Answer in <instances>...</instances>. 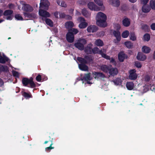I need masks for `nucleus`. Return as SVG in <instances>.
Listing matches in <instances>:
<instances>
[{
	"label": "nucleus",
	"mask_w": 155,
	"mask_h": 155,
	"mask_svg": "<svg viewBox=\"0 0 155 155\" xmlns=\"http://www.w3.org/2000/svg\"><path fill=\"white\" fill-rule=\"evenodd\" d=\"M93 60L94 57L91 55H85L84 58L78 57L77 60L80 63L78 64L79 69L82 71H87L88 67L86 64H90Z\"/></svg>",
	"instance_id": "nucleus-1"
},
{
	"label": "nucleus",
	"mask_w": 155,
	"mask_h": 155,
	"mask_svg": "<svg viewBox=\"0 0 155 155\" xmlns=\"http://www.w3.org/2000/svg\"><path fill=\"white\" fill-rule=\"evenodd\" d=\"M22 84L24 86H28L31 88L36 87V85L33 81L32 77H30L29 79L26 78H23L22 80Z\"/></svg>",
	"instance_id": "nucleus-2"
},
{
	"label": "nucleus",
	"mask_w": 155,
	"mask_h": 155,
	"mask_svg": "<svg viewBox=\"0 0 155 155\" xmlns=\"http://www.w3.org/2000/svg\"><path fill=\"white\" fill-rule=\"evenodd\" d=\"M86 43V41L85 39L78 40L77 42L74 44V46L78 49L82 51L84 49V45Z\"/></svg>",
	"instance_id": "nucleus-3"
},
{
	"label": "nucleus",
	"mask_w": 155,
	"mask_h": 155,
	"mask_svg": "<svg viewBox=\"0 0 155 155\" xmlns=\"http://www.w3.org/2000/svg\"><path fill=\"white\" fill-rule=\"evenodd\" d=\"M78 21L80 22L78 27L80 29H84L86 28L88 25V23L86 22L85 19L82 17H79L77 19Z\"/></svg>",
	"instance_id": "nucleus-4"
},
{
	"label": "nucleus",
	"mask_w": 155,
	"mask_h": 155,
	"mask_svg": "<svg viewBox=\"0 0 155 155\" xmlns=\"http://www.w3.org/2000/svg\"><path fill=\"white\" fill-rule=\"evenodd\" d=\"M136 70L135 69H132L130 71L129 78L131 80H135L137 77V75L136 73Z\"/></svg>",
	"instance_id": "nucleus-5"
},
{
	"label": "nucleus",
	"mask_w": 155,
	"mask_h": 155,
	"mask_svg": "<svg viewBox=\"0 0 155 155\" xmlns=\"http://www.w3.org/2000/svg\"><path fill=\"white\" fill-rule=\"evenodd\" d=\"M118 59L120 62H123L125 59H127L128 58L127 54H125L124 51H120L118 55Z\"/></svg>",
	"instance_id": "nucleus-6"
},
{
	"label": "nucleus",
	"mask_w": 155,
	"mask_h": 155,
	"mask_svg": "<svg viewBox=\"0 0 155 155\" xmlns=\"http://www.w3.org/2000/svg\"><path fill=\"white\" fill-rule=\"evenodd\" d=\"M107 19H98L96 20V24L99 27L104 28L107 26Z\"/></svg>",
	"instance_id": "nucleus-7"
},
{
	"label": "nucleus",
	"mask_w": 155,
	"mask_h": 155,
	"mask_svg": "<svg viewBox=\"0 0 155 155\" xmlns=\"http://www.w3.org/2000/svg\"><path fill=\"white\" fill-rule=\"evenodd\" d=\"M24 15L25 18H27V20H32L37 18V15L34 13H29L25 12L23 13Z\"/></svg>",
	"instance_id": "nucleus-8"
},
{
	"label": "nucleus",
	"mask_w": 155,
	"mask_h": 155,
	"mask_svg": "<svg viewBox=\"0 0 155 155\" xmlns=\"http://www.w3.org/2000/svg\"><path fill=\"white\" fill-rule=\"evenodd\" d=\"M88 8L91 10L98 11L100 10L99 7L96 6L93 2H90L87 4Z\"/></svg>",
	"instance_id": "nucleus-9"
},
{
	"label": "nucleus",
	"mask_w": 155,
	"mask_h": 155,
	"mask_svg": "<svg viewBox=\"0 0 155 155\" xmlns=\"http://www.w3.org/2000/svg\"><path fill=\"white\" fill-rule=\"evenodd\" d=\"M99 49L97 47H95L92 49L91 47L87 46L85 51L86 52H88L89 54H91L92 51L94 54H95L98 53Z\"/></svg>",
	"instance_id": "nucleus-10"
},
{
	"label": "nucleus",
	"mask_w": 155,
	"mask_h": 155,
	"mask_svg": "<svg viewBox=\"0 0 155 155\" xmlns=\"http://www.w3.org/2000/svg\"><path fill=\"white\" fill-rule=\"evenodd\" d=\"M118 71L116 68L112 67L110 66L108 73L109 74L112 76H114L117 75L118 73Z\"/></svg>",
	"instance_id": "nucleus-11"
},
{
	"label": "nucleus",
	"mask_w": 155,
	"mask_h": 155,
	"mask_svg": "<svg viewBox=\"0 0 155 155\" xmlns=\"http://www.w3.org/2000/svg\"><path fill=\"white\" fill-rule=\"evenodd\" d=\"M39 13L40 16L44 18L49 17L50 16L48 12L41 9H39Z\"/></svg>",
	"instance_id": "nucleus-12"
},
{
	"label": "nucleus",
	"mask_w": 155,
	"mask_h": 155,
	"mask_svg": "<svg viewBox=\"0 0 155 155\" xmlns=\"http://www.w3.org/2000/svg\"><path fill=\"white\" fill-rule=\"evenodd\" d=\"M87 30L88 32L93 33L96 32L97 31L98 28L96 25H91L87 27Z\"/></svg>",
	"instance_id": "nucleus-13"
},
{
	"label": "nucleus",
	"mask_w": 155,
	"mask_h": 155,
	"mask_svg": "<svg viewBox=\"0 0 155 155\" xmlns=\"http://www.w3.org/2000/svg\"><path fill=\"white\" fill-rule=\"evenodd\" d=\"M66 38L67 41L69 43H72L74 40V35L70 32L67 33L66 35Z\"/></svg>",
	"instance_id": "nucleus-14"
},
{
	"label": "nucleus",
	"mask_w": 155,
	"mask_h": 155,
	"mask_svg": "<svg viewBox=\"0 0 155 155\" xmlns=\"http://www.w3.org/2000/svg\"><path fill=\"white\" fill-rule=\"evenodd\" d=\"M48 2V1L47 0H41V2L40 4V9H47L48 7V5L47 3Z\"/></svg>",
	"instance_id": "nucleus-15"
},
{
	"label": "nucleus",
	"mask_w": 155,
	"mask_h": 155,
	"mask_svg": "<svg viewBox=\"0 0 155 155\" xmlns=\"http://www.w3.org/2000/svg\"><path fill=\"white\" fill-rule=\"evenodd\" d=\"M96 20L98 19H107V17L106 15L104 13L101 12H98L96 16Z\"/></svg>",
	"instance_id": "nucleus-16"
},
{
	"label": "nucleus",
	"mask_w": 155,
	"mask_h": 155,
	"mask_svg": "<svg viewBox=\"0 0 155 155\" xmlns=\"http://www.w3.org/2000/svg\"><path fill=\"white\" fill-rule=\"evenodd\" d=\"M113 35L116 38L117 41H119L121 40V34L119 30H114L113 32Z\"/></svg>",
	"instance_id": "nucleus-17"
},
{
	"label": "nucleus",
	"mask_w": 155,
	"mask_h": 155,
	"mask_svg": "<svg viewBox=\"0 0 155 155\" xmlns=\"http://www.w3.org/2000/svg\"><path fill=\"white\" fill-rule=\"evenodd\" d=\"M137 58L138 60L143 61L146 59L147 57L145 55L139 52L137 56Z\"/></svg>",
	"instance_id": "nucleus-18"
},
{
	"label": "nucleus",
	"mask_w": 155,
	"mask_h": 155,
	"mask_svg": "<svg viewBox=\"0 0 155 155\" xmlns=\"http://www.w3.org/2000/svg\"><path fill=\"white\" fill-rule=\"evenodd\" d=\"M23 10L25 12H31L33 11V8L28 4H24L23 7Z\"/></svg>",
	"instance_id": "nucleus-19"
},
{
	"label": "nucleus",
	"mask_w": 155,
	"mask_h": 155,
	"mask_svg": "<svg viewBox=\"0 0 155 155\" xmlns=\"http://www.w3.org/2000/svg\"><path fill=\"white\" fill-rule=\"evenodd\" d=\"M142 11L144 13H147L149 12L151 10V8L148 5H143L142 7Z\"/></svg>",
	"instance_id": "nucleus-20"
},
{
	"label": "nucleus",
	"mask_w": 155,
	"mask_h": 155,
	"mask_svg": "<svg viewBox=\"0 0 155 155\" xmlns=\"http://www.w3.org/2000/svg\"><path fill=\"white\" fill-rule=\"evenodd\" d=\"M92 79L91 77V74L90 73L85 74L84 76L81 78V80L83 81H90Z\"/></svg>",
	"instance_id": "nucleus-21"
},
{
	"label": "nucleus",
	"mask_w": 155,
	"mask_h": 155,
	"mask_svg": "<svg viewBox=\"0 0 155 155\" xmlns=\"http://www.w3.org/2000/svg\"><path fill=\"white\" fill-rule=\"evenodd\" d=\"M126 86L128 90H132L134 89V84L132 82H127L126 84Z\"/></svg>",
	"instance_id": "nucleus-22"
},
{
	"label": "nucleus",
	"mask_w": 155,
	"mask_h": 155,
	"mask_svg": "<svg viewBox=\"0 0 155 155\" xmlns=\"http://www.w3.org/2000/svg\"><path fill=\"white\" fill-rule=\"evenodd\" d=\"M110 68L107 65H102L101 67V69L104 72L107 73L109 72Z\"/></svg>",
	"instance_id": "nucleus-23"
},
{
	"label": "nucleus",
	"mask_w": 155,
	"mask_h": 155,
	"mask_svg": "<svg viewBox=\"0 0 155 155\" xmlns=\"http://www.w3.org/2000/svg\"><path fill=\"white\" fill-rule=\"evenodd\" d=\"M9 71L7 66H3L0 64V74L2 72H7Z\"/></svg>",
	"instance_id": "nucleus-24"
},
{
	"label": "nucleus",
	"mask_w": 155,
	"mask_h": 155,
	"mask_svg": "<svg viewBox=\"0 0 155 155\" xmlns=\"http://www.w3.org/2000/svg\"><path fill=\"white\" fill-rule=\"evenodd\" d=\"M122 24L124 26L128 27L130 24V19L128 18H125L122 21Z\"/></svg>",
	"instance_id": "nucleus-25"
},
{
	"label": "nucleus",
	"mask_w": 155,
	"mask_h": 155,
	"mask_svg": "<svg viewBox=\"0 0 155 155\" xmlns=\"http://www.w3.org/2000/svg\"><path fill=\"white\" fill-rule=\"evenodd\" d=\"M65 26L66 28L69 29L72 28L74 26V24L73 22L69 21L65 23Z\"/></svg>",
	"instance_id": "nucleus-26"
},
{
	"label": "nucleus",
	"mask_w": 155,
	"mask_h": 155,
	"mask_svg": "<svg viewBox=\"0 0 155 155\" xmlns=\"http://www.w3.org/2000/svg\"><path fill=\"white\" fill-rule=\"evenodd\" d=\"M110 2L112 5L116 7H118L120 5L119 0H110Z\"/></svg>",
	"instance_id": "nucleus-27"
},
{
	"label": "nucleus",
	"mask_w": 155,
	"mask_h": 155,
	"mask_svg": "<svg viewBox=\"0 0 155 155\" xmlns=\"http://www.w3.org/2000/svg\"><path fill=\"white\" fill-rule=\"evenodd\" d=\"M125 46L128 49H131L133 47V43L130 41H126L124 43Z\"/></svg>",
	"instance_id": "nucleus-28"
},
{
	"label": "nucleus",
	"mask_w": 155,
	"mask_h": 155,
	"mask_svg": "<svg viewBox=\"0 0 155 155\" xmlns=\"http://www.w3.org/2000/svg\"><path fill=\"white\" fill-rule=\"evenodd\" d=\"M95 76L94 78H103L105 77L104 75L102 73L99 72H95L94 74Z\"/></svg>",
	"instance_id": "nucleus-29"
},
{
	"label": "nucleus",
	"mask_w": 155,
	"mask_h": 155,
	"mask_svg": "<svg viewBox=\"0 0 155 155\" xmlns=\"http://www.w3.org/2000/svg\"><path fill=\"white\" fill-rule=\"evenodd\" d=\"M8 58L7 57L5 56L2 57L0 55V63L2 64H5L6 61H8Z\"/></svg>",
	"instance_id": "nucleus-30"
},
{
	"label": "nucleus",
	"mask_w": 155,
	"mask_h": 155,
	"mask_svg": "<svg viewBox=\"0 0 155 155\" xmlns=\"http://www.w3.org/2000/svg\"><path fill=\"white\" fill-rule=\"evenodd\" d=\"M142 51L143 52L147 54L150 53V49L149 47L144 46L142 47Z\"/></svg>",
	"instance_id": "nucleus-31"
},
{
	"label": "nucleus",
	"mask_w": 155,
	"mask_h": 155,
	"mask_svg": "<svg viewBox=\"0 0 155 155\" xmlns=\"http://www.w3.org/2000/svg\"><path fill=\"white\" fill-rule=\"evenodd\" d=\"M95 44L98 46H102L104 45L103 42L100 39L97 40L95 42Z\"/></svg>",
	"instance_id": "nucleus-32"
},
{
	"label": "nucleus",
	"mask_w": 155,
	"mask_h": 155,
	"mask_svg": "<svg viewBox=\"0 0 155 155\" xmlns=\"http://www.w3.org/2000/svg\"><path fill=\"white\" fill-rule=\"evenodd\" d=\"M78 29L74 28H71L68 30V32H70L71 34L74 35L78 33Z\"/></svg>",
	"instance_id": "nucleus-33"
},
{
	"label": "nucleus",
	"mask_w": 155,
	"mask_h": 155,
	"mask_svg": "<svg viewBox=\"0 0 155 155\" xmlns=\"http://www.w3.org/2000/svg\"><path fill=\"white\" fill-rule=\"evenodd\" d=\"M13 13V11L11 10H5L3 15L4 16H8L12 15Z\"/></svg>",
	"instance_id": "nucleus-34"
},
{
	"label": "nucleus",
	"mask_w": 155,
	"mask_h": 155,
	"mask_svg": "<svg viewBox=\"0 0 155 155\" xmlns=\"http://www.w3.org/2000/svg\"><path fill=\"white\" fill-rule=\"evenodd\" d=\"M22 95L26 99H29L30 98H32V97L31 94L30 93H28L25 92L23 93Z\"/></svg>",
	"instance_id": "nucleus-35"
},
{
	"label": "nucleus",
	"mask_w": 155,
	"mask_h": 155,
	"mask_svg": "<svg viewBox=\"0 0 155 155\" xmlns=\"http://www.w3.org/2000/svg\"><path fill=\"white\" fill-rule=\"evenodd\" d=\"M53 140V139H52ZM49 141H51V143L49 147H46L45 148V150L47 152H49L52 149H54V147H52V146L53 145V143L52 142V140H50Z\"/></svg>",
	"instance_id": "nucleus-36"
},
{
	"label": "nucleus",
	"mask_w": 155,
	"mask_h": 155,
	"mask_svg": "<svg viewBox=\"0 0 155 155\" xmlns=\"http://www.w3.org/2000/svg\"><path fill=\"white\" fill-rule=\"evenodd\" d=\"M81 13L85 17H87L89 16L88 12L85 8H84L82 10Z\"/></svg>",
	"instance_id": "nucleus-37"
},
{
	"label": "nucleus",
	"mask_w": 155,
	"mask_h": 155,
	"mask_svg": "<svg viewBox=\"0 0 155 155\" xmlns=\"http://www.w3.org/2000/svg\"><path fill=\"white\" fill-rule=\"evenodd\" d=\"M46 23L51 27L53 26V21L50 19L46 18L45 19Z\"/></svg>",
	"instance_id": "nucleus-38"
},
{
	"label": "nucleus",
	"mask_w": 155,
	"mask_h": 155,
	"mask_svg": "<svg viewBox=\"0 0 155 155\" xmlns=\"http://www.w3.org/2000/svg\"><path fill=\"white\" fill-rule=\"evenodd\" d=\"M129 34V31L127 30L124 31L122 33V37L124 38H126L128 37Z\"/></svg>",
	"instance_id": "nucleus-39"
},
{
	"label": "nucleus",
	"mask_w": 155,
	"mask_h": 155,
	"mask_svg": "<svg viewBox=\"0 0 155 155\" xmlns=\"http://www.w3.org/2000/svg\"><path fill=\"white\" fill-rule=\"evenodd\" d=\"M114 83L117 85H119L122 83V81L120 78H117L114 81Z\"/></svg>",
	"instance_id": "nucleus-40"
},
{
	"label": "nucleus",
	"mask_w": 155,
	"mask_h": 155,
	"mask_svg": "<svg viewBox=\"0 0 155 155\" xmlns=\"http://www.w3.org/2000/svg\"><path fill=\"white\" fill-rule=\"evenodd\" d=\"M150 6L151 9L155 10V2L153 0H150Z\"/></svg>",
	"instance_id": "nucleus-41"
},
{
	"label": "nucleus",
	"mask_w": 155,
	"mask_h": 155,
	"mask_svg": "<svg viewBox=\"0 0 155 155\" xmlns=\"http://www.w3.org/2000/svg\"><path fill=\"white\" fill-rule=\"evenodd\" d=\"M130 39L133 41H135L136 40V37L134 32L130 33Z\"/></svg>",
	"instance_id": "nucleus-42"
},
{
	"label": "nucleus",
	"mask_w": 155,
	"mask_h": 155,
	"mask_svg": "<svg viewBox=\"0 0 155 155\" xmlns=\"http://www.w3.org/2000/svg\"><path fill=\"white\" fill-rule=\"evenodd\" d=\"M143 38L144 41H148L150 39V35L149 34L146 33L144 35Z\"/></svg>",
	"instance_id": "nucleus-43"
},
{
	"label": "nucleus",
	"mask_w": 155,
	"mask_h": 155,
	"mask_svg": "<svg viewBox=\"0 0 155 155\" xmlns=\"http://www.w3.org/2000/svg\"><path fill=\"white\" fill-rule=\"evenodd\" d=\"M15 18L17 20L22 21L23 19L20 14H16L15 16Z\"/></svg>",
	"instance_id": "nucleus-44"
},
{
	"label": "nucleus",
	"mask_w": 155,
	"mask_h": 155,
	"mask_svg": "<svg viewBox=\"0 0 155 155\" xmlns=\"http://www.w3.org/2000/svg\"><path fill=\"white\" fill-rule=\"evenodd\" d=\"M149 28V27L147 24L143 25L141 26V29L145 31H148Z\"/></svg>",
	"instance_id": "nucleus-45"
},
{
	"label": "nucleus",
	"mask_w": 155,
	"mask_h": 155,
	"mask_svg": "<svg viewBox=\"0 0 155 155\" xmlns=\"http://www.w3.org/2000/svg\"><path fill=\"white\" fill-rule=\"evenodd\" d=\"M95 2L100 6H102L103 5L102 0H94Z\"/></svg>",
	"instance_id": "nucleus-46"
},
{
	"label": "nucleus",
	"mask_w": 155,
	"mask_h": 155,
	"mask_svg": "<svg viewBox=\"0 0 155 155\" xmlns=\"http://www.w3.org/2000/svg\"><path fill=\"white\" fill-rule=\"evenodd\" d=\"M135 66L138 68H140L141 67L142 65L140 63V62L138 61H136L135 62Z\"/></svg>",
	"instance_id": "nucleus-47"
},
{
	"label": "nucleus",
	"mask_w": 155,
	"mask_h": 155,
	"mask_svg": "<svg viewBox=\"0 0 155 155\" xmlns=\"http://www.w3.org/2000/svg\"><path fill=\"white\" fill-rule=\"evenodd\" d=\"M42 77L41 75L38 74L35 78L36 81L38 82H41L42 80Z\"/></svg>",
	"instance_id": "nucleus-48"
},
{
	"label": "nucleus",
	"mask_w": 155,
	"mask_h": 155,
	"mask_svg": "<svg viewBox=\"0 0 155 155\" xmlns=\"http://www.w3.org/2000/svg\"><path fill=\"white\" fill-rule=\"evenodd\" d=\"M102 56V57L107 60H110V57L109 56L107 55L106 54L104 53V54H103V55Z\"/></svg>",
	"instance_id": "nucleus-49"
},
{
	"label": "nucleus",
	"mask_w": 155,
	"mask_h": 155,
	"mask_svg": "<svg viewBox=\"0 0 155 155\" xmlns=\"http://www.w3.org/2000/svg\"><path fill=\"white\" fill-rule=\"evenodd\" d=\"M12 74L14 76L16 77H18L19 76V74L18 72L16 71H14L12 72Z\"/></svg>",
	"instance_id": "nucleus-50"
},
{
	"label": "nucleus",
	"mask_w": 155,
	"mask_h": 155,
	"mask_svg": "<svg viewBox=\"0 0 155 155\" xmlns=\"http://www.w3.org/2000/svg\"><path fill=\"white\" fill-rule=\"evenodd\" d=\"M60 6L62 7H66L67 5L64 1H61Z\"/></svg>",
	"instance_id": "nucleus-51"
},
{
	"label": "nucleus",
	"mask_w": 155,
	"mask_h": 155,
	"mask_svg": "<svg viewBox=\"0 0 155 155\" xmlns=\"http://www.w3.org/2000/svg\"><path fill=\"white\" fill-rule=\"evenodd\" d=\"M149 1V0H141V3L142 4H143V5H147V3H148V2Z\"/></svg>",
	"instance_id": "nucleus-52"
},
{
	"label": "nucleus",
	"mask_w": 155,
	"mask_h": 155,
	"mask_svg": "<svg viewBox=\"0 0 155 155\" xmlns=\"http://www.w3.org/2000/svg\"><path fill=\"white\" fill-rule=\"evenodd\" d=\"M66 15L64 13H61L60 14V18H64L66 17Z\"/></svg>",
	"instance_id": "nucleus-53"
},
{
	"label": "nucleus",
	"mask_w": 155,
	"mask_h": 155,
	"mask_svg": "<svg viewBox=\"0 0 155 155\" xmlns=\"http://www.w3.org/2000/svg\"><path fill=\"white\" fill-rule=\"evenodd\" d=\"M7 16L6 18V19L7 20H11L12 19L13 16L12 15Z\"/></svg>",
	"instance_id": "nucleus-54"
},
{
	"label": "nucleus",
	"mask_w": 155,
	"mask_h": 155,
	"mask_svg": "<svg viewBox=\"0 0 155 155\" xmlns=\"http://www.w3.org/2000/svg\"><path fill=\"white\" fill-rule=\"evenodd\" d=\"M150 28L152 30H155V23H153L150 25Z\"/></svg>",
	"instance_id": "nucleus-55"
},
{
	"label": "nucleus",
	"mask_w": 155,
	"mask_h": 155,
	"mask_svg": "<svg viewBox=\"0 0 155 155\" xmlns=\"http://www.w3.org/2000/svg\"><path fill=\"white\" fill-rule=\"evenodd\" d=\"M54 15L55 18H58V12H55L54 14Z\"/></svg>",
	"instance_id": "nucleus-56"
},
{
	"label": "nucleus",
	"mask_w": 155,
	"mask_h": 155,
	"mask_svg": "<svg viewBox=\"0 0 155 155\" xmlns=\"http://www.w3.org/2000/svg\"><path fill=\"white\" fill-rule=\"evenodd\" d=\"M4 84V82L3 80L0 78V87H2Z\"/></svg>",
	"instance_id": "nucleus-57"
},
{
	"label": "nucleus",
	"mask_w": 155,
	"mask_h": 155,
	"mask_svg": "<svg viewBox=\"0 0 155 155\" xmlns=\"http://www.w3.org/2000/svg\"><path fill=\"white\" fill-rule=\"evenodd\" d=\"M97 53L101 54L102 56L103 55V54H104V53H103L102 50H100L99 49V51H98V53Z\"/></svg>",
	"instance_id": "nucleus-58"
},
{
	"label": "nucleus",
	"mask_w": 155,
	"mask_h": 155,
	"mask_svg": "<svg viewBox=\"0 0 155 155\" xmlns=\"http://www.w3.org/2000/svg\"><path fill=\"white\" fill-rule=\"evenodd\" d=\"M110 62L111 63H113L115 62L114 59L113 58H111Z\"/></svg>",
	"instance_id": "nucleus-59"
},
{
	"label": "nucleus",
	"mask_w": 155,
	"mask_h": 155,
	"mask_svg": "<svg viewBox=\"0 0 155 155\" xmlns=\"http://www.w3.org/2000/svg\"><path fill=\"white\" fill-rule=\"evenodd\" d=\"M48 78L47 77H45L44 78H43V77H42V81H46L47 80Z\"/></svg>",
	"instance_id": "nucleus-60"
},
{
	"label": "nucleus",
	"mask_w": 155,
	"mask_h": 155,
	"mask_svg": "<svg viewBox=\"0 0 155 155\" xmlns=\"http://www.w3.org/2000/svg\"><path fill=\"white\" fill-rule=\"evenodd\" d=\"M61 2L59 0H57V3L60 6Z\"/></svg>",
	"instance_id": "nucleus-61"
},
{
	"label": "nucleus",
	"mask_w": 155,
	"mask_h": 155,
	"mask_svg": "<svg viewBox=\"0 0 155 155\" xmlns=\"http://www.w3.org/2000/svg\"><path fill=\"white\" fill-rule=\"evenodd\" d=\"M9 8H11L13 7V5L12 4H9L8 5Z\"/></svg>",
	"instance_id": "nucleus-62"
},
{
	"label": "nucleus",
	"mask_w": 155,
	"mask_h": 155,
	"mask_svg": "<svg viewBox=\"0 0 155 155\" xmlns=\"http://www.w3.org/2000/svg\"><path fill=\"white\" fill-rule=\"evenodd\" d=\"M3 11L0 9V17L3 14Z\"/></svg>",
	"instance_id": "nucleus-63"
},
{
	"label": "nucleus",
	"mask_w": 155,
	"mask_h": 155,
	"mask_svg": "<svg viewBox=\"0 0 155 155\" xmlns=\"http://www.w3.org/2000/svg\"><path fill=\"white\" fill-rule=\"evenodd\" d=\"M145 79L146 81H149L150 80V78L149 77L147 76L146 77Z\"/></svg>",
	"instance_id": "nucleus-64"
}]
</instances>
